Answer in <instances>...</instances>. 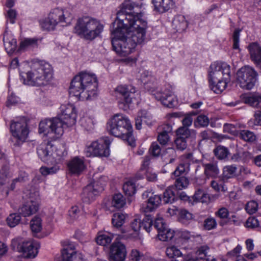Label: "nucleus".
<instances>
[{
    "label": "nucleus",
    "instance_id": "nucleus-1",
    "mask_svg": "<svg viewBox=\"0 0 261 261\" xmlns=\"http://www.w3.org/2000/svg\"><path fill=\"white\" fill-rule=\"evenodd\" d=\"M117 25L112 31L113 37L111 43L113 50L122 57L132 53L137 44L144 42L146 36L147 22L133 15H126L120 13L114 25Z\"/></svg>",
    "mask_w": 261,
    "mask_h": 261
},
{
    "label": "nucleus",
    "instance_id": "nucleus-2",
    "mask_svg": "<svg viewBox=\"0 0 261 261\" xmlns=\"http://www.w3.org/2000/svg\"><path fill=\"white\" fill-rule=\"evenodd\" d=\"M61 132H46L43 134V142L37 147V152L39 158L48 164H55L51 167H41L40 172L43 176L53 174L59 170L56 164L59 163L62 157L66 153L62 148H57L51 143L53 141L59 139L62 136Z\"/></svg>",
    "mask_w": 261,
    "mask_h": 261
},
{
    "label": "nucleus",
    "instance_id": "nucleus-3",
    "mask_svg": "<svg viewBox=\"0 0 261 261\" xmlns=\"http://www.w3.org/2000/svg\"><path fill=\"white\" fill-rule=\"evenodd\" d=\"M97 86L95 74L82 71L71 81L69 93L82 100H92L97 96Z\"/></svg>",
    "mask_w": 261,
    "mask_h": 261
},
{
    "label": "nucleus",
    "instance_id": "nucleus-4",
    "mask_svg": "<svg viewBox=\"0 0 261 261\" xmlns=\"http://www.w3.org/2000/svg\"><path fill=\"white\" fill-rule=\"evenodd\" d=\"M26 79H23L24 84L40 86L45 85L53 77L52 68L47 63L41 61L33 64L31 69L26 73Z\"/></svg>",
    "mask_w": 261,
    "mask_h": 261
},
{
    "label": "nucleus",
    "instance_id": "nucleus-5",
    "mask_svg": "<svg viewBox=\"0 0 261 261\" xmlns=\"http://www.w3.org/2000/svg\"><path fill=\"white\" fill-rule=\"evenodd\" d=\"M103 25L99 20L86 16L79 18L74 28V32L79 36L88 40H92L103 31Z\"/></svg>",
    "mask_w": 261,
    "mask_h": 261
},
{
    "label": "nucleus",
    "instance_id": "nucleus-6",
    "mask_svg": "<svg viewBox=\"0 0 261 261\" xmlns=\"http://www.w3.org/2000/svg\"><path fill=\"white\" fill-rule=\"evenodd\" d=\"M258 73L251 66H245L237 72V80L240 86L247 90L253 88L257 80Z\"/></svg>",
    "mask_w": 261,
    "mask_h": 261
},
{
    "label": "nucleus",
    "instance_id": "nucleus-7",
    "mask_svg": "<svg viewBox=\"0 0 261 261\" xmlns=\"http://www.w3.org/2000/svg\"><path fill=\"white\" fill-rule=\"evenodd\" d=\"M111 140L108 137H103L92 142L87 145L85 152L87 156H108L110 155L109 146Z\"/></svg>",
    "mask_w": 261,
    "mask_h": 261
},
{
    "label": "nucleus",
    "instance_id": "nucleus-8",
    "mask_svg": "<svg viewBox=\"0 0 261 261\" xmlns=\"http://www.w3.org/2000/svg\"><path fill=\"white\" fill-rule=\"evenodd\" d=\"M221 79L230 81V67L225 62H214L209 67L208 81L214 83Z\"/></svg>",
    "mask_w": 261,
    "mask_h": 261
},
{
    "label": "nucleus",
    "instance_id": "nucleus-9",
    "mask_svg": "<svg viewBox=\"0 0 261 261\" xmlns=\"http://www.w3.org/2000/svg\"><path fill=\"white\" fill-rule=\"evenodd\" d=\"M107 177H101L97 181H94L87 185L83 190L82 198L84 202H90L93 200L95 196L104 189L107 181Z\"/></svg>",
    "mask_w": 261,
    "mask_h": 261
},
{
    "label": "nucleus",
    "instance_id": "nucleus-10",
    "mask_svg": "<svg viewBox=\"0 0 261 261\" xmlns=\"http://www.w3.org/2000/svg\"><path fill=\"white\" fill-rule=\"evenodd\" d=\"M59 119L63 122V129H67L76 123L77 113L75 107L71 104H63L60 108Z\"/></svg>",
    "mask_w": 261,
    "mask_h": 261
},
{
    "label": "nucleus",
    "instance_id": "nucleus-11",
    "mask_svg": "<svg viewBox=\"0 0 261 261\" xmlns=\"http://www.w3.org/2000/svg\"><path fill=\"white\" fill-rule=\"evenodd\" d=\"M107 130H133V125L127 117L121 114H115L107 123Z\"/></svg>",
    "mask_w": 261,
    "mask_h": 261
},
{
    "label": "nucleus",
    "instance_id": "nucleus-12",
    "mask_svg": "<svg viewBox=\"0 0 261 261\" xmlns=\"http://www.w3.org/2000/svg\"><path fill=\"white\" fill-rule=\"evenodd\" d=\"M49 18L57 25L65 23L66 25L71 24L73 16L69 9L56 8L52 9L48 14Z\"/></svg>",
    "mask_w": 261,
    "mask_h": 261
},
{
    "label": "nucleus",
    "instance_id": "nucleus-13",
    "mask_svg": "<svg viewBox=\"0 0 261 261\" xmlns=\"http://www.w3.org/2000/svg\"><path fill=\"white\" fill-rule=\"evenodd\" d=\"M127 254L126 246L120 242H114L110 247V261H125Z\"/></svg>",
    "mask_w": 261,
    "mask_h": 261
},
{
    "label": "nucleus",
    "instance_id": "nucleus-14",
    "mask_svg": "<svg viewBox=\"0 0 261 261\" xmlns=\"http://www.w3.org/2000/svg\"><path fill=\"white\" fill-rule=\"evenodd\" d=\"M155 99L168 108H173L176 105V100L172 92L167 88L157 91L152 94Z\"/></svg>",
    "mask_w": 261,
    "mask_h": 261
},
{
    "label": "nucleus",
    "instance_id": "nucleus-15",
    "mask_svg": "<svg viewBox=\"0 0 261 261\" xmlns=\"http://www.w3.org/2000/svg\"><path fill=\"white\" fill-rule=\"evenodd\" d=\"M135 92V88L131 86L120 85L115 89L116 96L117 97L119 96L123 100V101L119 104L120 108L121 105L123 104V103H125L128 106L132 103Z\"/></svg>",
    "mask_w": 261,
    "mask_h": 261
},
{
    "label": "nucleus",
    "instance_id": "nucleus-16",
    "mask_svg": "<svg viewBox=\"0 0 261 261\" xmlns=\"http://www.w3.org/2000/svg\"><path fill=\"white\" fill-rule=\"evenodd\" d=\"M39 247V244L37 242L30 240L24 242L22 244H19L16 249L19 252H23L25 257L34 258L38 253Z\"/></svg>",
    "mask_w": 261,
    "mask_h": 261
},
{
    "label": "nucleus",
    "instance_id": "nucleus-17",
    "mask_svg": "<svg viewBox=\"0 0 261 261\" xmlns=\"http://www.w3.org/2000/svg\"><path fill=\"white\" fill-rule=\"evenodd\" d=\"M122 8L121 10L117 13V18L118 16L119 13H121L125 15L127 14H131L136 17V19L139 17V19H142V13L140 12H129L126 10L131 11L135 8H140L142 6V0H126L122 4Z\"/></svg>",
    "mask_w": 261,
    "mask_h": 261
},
{
    "label": "nucleus",
    "instance_id": "nucleus-18",
    "mask_svg": "<svg viewBox=\"0 0 261 261\" xmlns=\"http://www.w3.org/2000/svg\"><path fill=\"white\" fill-rule=\"evenodd\" d=\"M67 168L71 174L80 175L86 168L84 158L74 157L68 162Z\"/></svg>",
    "mask_w": 261,
    "mask_h": 261
},
{
    "label": "nucleus",
    "instance_id": "nucleus-19",
    "mask_svg": "<svg viewBox=\"0 0 261 261\" xmlns=\"http://www.w3.org/2000/svg\"><path fill=\"white\" fill-rule=\"evenodd\" d=\"M63 122L60 119L55 117L53 119H45L40 121L39 124V130H57L62 128Z\"/></svg>",
    "mask_w": 261,
    "mask_h": 261
},
{
    "label": "nucleus",
    "instance_id": "nucleus-20",
    "mask_svg": "<svg viewBox=\"0 0 261 261\" xmlns=\"http://www.w3.org/2000/svg\"><path fill=\"white\" fill-rule=\"evenodd\" d=\"M161 201L160 195L152 194L149 196L147 202L141 205L140 210L145 213L152 212L160 206Z\"/></svg>",
    "mask_w": 261,
    "mask_h": 261
},
{
    "label": "nucleus",
    "instance_id": "nucleus-21",
    "mask_svg": "<svg viewBox=\"0 0 261 261\" xmlns=\"http://www.w3.org/2000/svg\"><path fill=\"white\" fill-rule=\"evenodd\" d=\"M38 207V202L30 199L19 209V213L24 217H29L35 213Z\"/></svg>",
    "mask_w": 261,
    "mask_h": 261
},
{
    "label": "nucleus",
    "instance_id": "nucleus-22",
    "mask_svg": "<svg viewBox=\"0 0 261 261\" xmlns=\"http://www.w3.org/2000/svg\"><path fill=\"white\" fill-rule=\"evenodd\" d=\"M33 128L29 126V122L24 117H18L11 121L10 130H30Z\"/></svg>",
    "mask_w": 261,
    "mask_h": 261
},
{
    "label": "nucleus",
    "instance_id": "nucleus-23",
    "mask_svg": "<svg viewBox=\"0 0 261 261\" xmlns=\"http://www.w3.org/2000/svg\"><path fill=\"white\" fill-rule=\"evenodd\" d=\"M202 166L204 170V175L208 178L216 177L219 174V169L216 162L203 163Z\"/></svg>",
    "mask_w": 261,
    "mask_h": 261
},
{
    "label": "nucleus",
    "instance_id": "nucleus-24",
    "mask_svg": "<svg viewBox=\"0 0 261 261\" xmlns=\"http://www.w3.org/2000/svg\"><path fill=\"white\" fill-rule=\"evenodd\" d=\"M154 5V9L160 12L164 13L173 7V0H151Z\"/></svg>",
    "mask_w": 261,
    "mask_h": 261
},
{
    "label": "nucleus",
    "instance_id": "nucleus-25",
    "mask_svg": "<svg viewBox=\"0 0 261 261\" xmlns=\"http://www.w3.org/2000/svg\"><path fill=\"white\" fill-rule=\"evenodd\" d=\"M3 42L5 49L9 54H12L16 49V39L11 35L5 33L3 37Z\"/></svg>",
    "mask_w": 261,
    "mask_h": 261
},
{
    "label": "nucleus",
    "instance_id": "nucleus-26",
    "mask_svg": "<svg viewBox=\"0 0 261 261\" xmlns=\"http://www.w3.org/2000/svg\"><path fill=\"white\" fill-rule=\"evenodd\" d=\"M76 254L74 246L73 244H69L62 250L61 257L56 261H73Z\"/></svg>",
    "mask_w": 261,
    "mask_h": 261
},
{
    "label": "nucleus",
    "instance_id": "nucleus-27",
    "mask_svg": "<svg viewBox=\"0 0 261 261\" xmlns=\"http://www.w3.org/2000/svg\"><path fill=\"white\" fill-rule=\"evenodd\" d=\"M210 251V248L207 245H203L199 247L196 252L197 259L192 257L190 254L184 256V261H198V259H201L206 257Z\"/></svg>",
    "mask_w": 261,
    "mask_h": 261
},
{
    "label": "nucleus",
    "instance_id": "nucleus-28",
    "mask_svg": "<svg viewBox=\"0 0 261 261\" xmlns=\"http://www.w3.org/2000/svg\"><path fill=\"white\" fill-rule=\"evenodd\" d=\"M151 123V117L145 111H141L135 119V126L137 129L142 128V124L149 125Z\"/></svg>",
    "mask_w": 261,
    "mask_h": 261
},
{
    "label": "nucleus",
    "instance_id": "nucleus-29",
    "mask_svg": "<svg viewBox=\"0 0 261 261\" xmlns=\"http://www.w3.org/2000/svg\"><path fill=\"white\" fill-rule=\"evenodd\" d=\"M188 23L184 16L178 15L174 17L172 21V27L176 32H183L186 29Z\"/></svg>",
    "mask_w": 261,
    "mask_h": 261
},
{
    "label": "nucleus",
    "instance_id": "nucleus-30",
    "mask_svg": "<svg viewBox=\"0 0 261 261\" xmlns=\"http://www.w3.org/2000/svg\"><path fill=\"white\" fill-rule=\"evenodd\" d=\"M111 133L112 135L127 142L129 145H134L135 138L133 132H125V133H122V132H111Z\"/></svg>",
    "mask_w": 261,
    "mask_h": 261
},
{
    "label": "nucleus",
    "instance_id": "nucleus-31",
    "mask_svg": "<svg viewBox=\"0 0 261 261\" xmlns=\"http://www.w3.org/2000/svg\"><path fill=\"white\" fill-rule=\"evenodd\" d=\"M141 227V220L139 217L135 218L130 223V228L134 231V233H130L129 237L133 240H137L140 239V229Z\"/></svg>",
    "mask_w": 261,
    "mask_h": 261
},
{
    "label": "nucleus",
    "instance_id": "nucleus-32",
    "mask_svg": "<svg viewBox=\"0 0 261 261\" xmlns=\"http://www.w3.org/2000/svg\"><path fill=\"white\" fill-rule=\"evenodd\" d=\"M177 137L175 140L177 148L184 150L186 148L187 143L186 139L190 136V132H176Z\"/></svg>",
    "mask_w": 261,
    "mask_h": 261
},
{
    "label": "nucleus",
    "instance_id": "nucleus-33",
    "mask_svg": "<svg viewBox=\"0 0 261 261\" xmlns=\"http://www.w3.org/2000/svg\"><path fill=\"white\" fill-rule=\"evenodd\" d=\"M230 81H225V79L216 81L215 82H209L211 89L216 93H221L225 89L227 84Z\"/></svg>",
    "mask_w": 261,
    "mask_h": 261
},
{
    "label": "nucleus",
    "instance_id": "nucleus-34",
    "mask_svg": "<svg viewBox=\"0 0 261 261\" xmlns=\"http://www.w3.org/2000/svg\"><path fill=\"white\" fill-rule=\"evenodd\" d=\"M114 237V234L106 232L98 235L96 238V242L100 245L106 246L111 243Z\"/></svg>",
    "mask_w": 261,
    "mask_h": 261
},
{
    "label": "nucleus",
    "instance_id": "nucleus-35",
    "mask_svg": "<svg viewBox=\"0 0 261 261\" xmlns=\"http://www.w3.org/2000/svg\"><path fill=\"white\" fill-rule=\"evenodd\" d=\"M37 46V39L27 38L20 42L18 50L20 51H24L28 49L36 47Z\"/></svg>",
    "mask_w": 261,
    "mask_h": 261
},
{
    "label": "nucleus",
    "instance_id": "nucleus-36",
    "mask_svg": "<svg viewBox=\"0 0 261 261\" xmlns=\"http://www.w3.org/2000/svg\"><path fill=\"white\" fill-rule=\"evenodd\" d=\"M126 204L125 198L121 193L115 194L112 198V205L116 208H121Z\"/></svg>",
    "mask_w": 261,
    "mask_h": 261
},
{
    "label": "nucleus",
    "instance_id": "nucleus-37",
    "mask_svg": "<svg viewBox=\"0 0 261 261\" xmlns=\"http://www.w3.org/2000/svg\"><path fill=\"white\" fill-rule=\"evenodd\" d=\"M174 236V230L168 229L167 227V226L158 233V237L159 239L162 241H167L170 240L173 238Z\"/></svg>",
    "mask_w": 261,
    "mask_h": 261
},
{
    "label": "nucleus",
    "instance_id": "nucleus-38",
    "mask_svg": "<svg viewBox=\"0 0 261 261\" xmlns=\"http://www.w3.org/2000/svg\"><path fill=\"white\" fill-rule=\"evenodd\" d=\"M244 102L253 107H257L261 103V95L251 94L244 97Z\"/></svg>",
    "mask_w": 261,
    "mask_h": 261
},
{
    "label": "nucleus",
    "instance_id": "nucleus-39",
    "mask_svg": "<svg viewBox=\"0 0 261 261\" xmlns=\"http://www.w3.org/2000/svg\"><path fill=\"white\" fill-rule=\"evenodd\" d=\"M126 215L121 213H115L113 215L112 222L113 225L116 227H120L124 223Z\"/></svg>",
    "mask_w": 261,
    "mask_h": 261
},
{
    "label": "nucleus",
    "instance_id": "nucleus-40",
    "mask_svg": "<svg viewBox=\"0 0 261 261\" xmlns=\"http://www.w3.org/2000/svg\"><path fill=\"white\" fill-rule=\"evenodd\" d=\"M196 115V113L195 112L187 114L182 120V126L178 127L175 130H190L188 127L191 125L193 122L191 116Z\"/></svg>",
    "mask_w": 261,
    "mask_h": 261
},
{
    "label": "nucleus",
    "instance_id": "nucleus-41",
    "mask_svg": "<svg viewBox=\"0 0 261 261\" xmlns=\"http://www.w3.org/2000/svg\"><path fill=\"white\" fill-rule=\"evenodd\" d=\"M237 167L234 165L226 166L223 169V177L226 178H230L236 175Z\"/></svg>",
    "mask_w": 261,
    "mask_h": 261
},
{
    "label": "nucleus",
    "instance_id": "nucleus-42",
    "mask_svg": "<svg viewBox=\"0 0 261 261\" xmlns=\"http://www.w3.org/2000/svg\"><path fill=\"white\" fill-rule=\"evenodd\" d=\"M166 253L169 258L177 257L182 255L180 250L174 245L168 247L166 248Z\"/></svg>",
    "mask_w": 261,
    "mask_h": 261
},
{
    "label": "nucleus",
    "instance_id": "nucleus-43",
    "mask_svg": "<svg viewBox=\"0 0 261 261\" xmlns=\"http://www.w3.org/2000/svg\"><path fill=\"white\" fill-rule=\"evenodd\" d=\"M123 189L126 195H133L136 191L135 182L131 180L125 182L123 185Z\"/></svg>",
    "mask_w": 261,
    "mask_h": 261
},
{
    "label": "nucleus",
    "instance_id": "nucleus-44",
    "mask_svg": "<svg viewBox=\"0 0 261 261\" xmlns=\"http://www.w3.org/2000/svg\"><path fill=\"white\" fill-rule=\"evenodd\" d=\"M12 140H15L16 143L19 144L20 142H23L26 140L28 137V132H12Z\"/></svg>",
    "mask_w": 261,
    "mask_h": 261
},
{
    "label": "nucleus",
    "instance_id": "nucleus-45",
    "mask_svg": "<svg viewBox=\"0 0 261 261\" xmlns=\"http://www.w3.org/2000/svg\"><path fill=\"white\" fill-rule=\"evenodd\" d=\"M193 219L192 214L186 210H181L179 212V221L184 224L189 223Z\"/></svg>",
    "mask_w": 261,
    "mask_h": 261
},
{
    "label": "nucleus",
    "instance_id": "nucleus-46",
    "mask_svg": "<svg viewBox=\"0 0 261 261\" xmlns=\"http://www.w3.org/2000/svg\"><path fill=\"white\" fill-rule=\"evenodd\" d=\"M30 227L33 232L36 233L40 232L42 229V223L40 218L34 217L30 222Z\"/></svg>",
    "mask_w": 261,
    "mask_h": 261
},
{
    "label": "nucleus",
    "instance_id": "nucleus-47",
    "mask_svg": "<svg viewBox=\"0 0 261 261\" xmlns=\"http://www.w3.org/2000/svg\"><path fill=\"white\" fill-rule=\"evenodd\" d=\"M175 195L172 188H168L164 192L163 201L165 203H172L174 201Z\"/></svg>",
    "mask_w": 261,
    "mask_h": 261
},
{
    "label": "nucleus",
    "instance_id": "nucleus-48",
    "mask_svg": "<svg viewBox=\"0 0 261 261\" xmlns=\"http://www.w3.org/2000/svg\"><path fill=\"white\" fill-rule=\"evenodd\" d=\"M40 25L43 30L53 31L55 29L57 24L51 20L48 15L47 18L40 22Z\"/></svg>",
    "mask_w": 261,
    "mask_h": 261
},
{
    "label": "nucleus",
    "instance_id": "nucleus-49",
    "mask_svg": "<svg viewBox=\"0 0 261 261\" xmlns=\"http://www.w3.org/2000/svg\"><path fill=\"white\" fill-rule=\"evenodd\" d=\"M81 214L80 208L76 205L72 206L68 212V216L71 222L78 219Z\"/></svg>",
    "mask_w": 261,
    "mask_h": 261
},
{
    "label": "nucleus",
    "instance_id": "nucleus-50",
    "mask_svg": "<svg viewBox=\"0 0 261 261\" xmlns=\"http://www.w3.org/2000/svg\"><path fill=\"white\" fill-rule=\"evenodd\" d=\"M20 221V216L16 213L10 214L7 219V224L11 227L16 226Z\"/></svg>",
    "mask_w": 261,
    "mask_h": 261
},
{
    "label": "nucleus",
    "instance_id": "nucleus-51",
    "mask_svg": "<svg viewBox=\"0 0 261 261\" xmlns=\"http://www.w3.org/2000/svg\"><path fill=\"white\" fill-rule=\"evenodd\" d=\"M209 123V119L205 115H199L194 121V125L196 128L205 127Z\"/></svg>",
    "mask_w": 261,
    "mask_h": 261
},
{
    "label": "nucleus",
    "instance_id": "nucleus-52",
    "mask_svg": "<svg viewBox=\"0 0 261 261\" xmlns=\"http://www.w3.org/2000/svg\"><path fill=\"white\" fill-rule=\"evenodd\" d=\"M215 154L219 159L226 158L228 154V150L227 148L219 146L214 149Z\"/></svg>",
    "mask_w": 261,
    "mask_h": 261
},
{
    "label": "nucleus",
    "instance_id": "nucleus-53",
    "mask_svg": "<svg viewBox=\"0 0 261 261\" xmlns=\"http://www.w3.org/2000/svg\"><path fill=\"white\" fill-rule=\"evenodd\" d=\"M241 32V29H236L234 30L233 33L232 39L233 41L232 48L233 49H238L239 50H240L239 47V42Z\"/></svg>",
    "mask_w": 261,
    "mask_h": 261
},
{
    "label": "nucleus",
    "instance_id": "nucleus-54",
    "mask_svg": "<svg viewBox=\"0 0 261 261\" xmlns=\"http://www.w3.org/2000/svg\"><path fill=\"white\" fill-rule=\"evenodd\" d=\"M188 185L189 180L188 178L185 176H181L177 178L175 182V186L178 190L185 189L187 187Z\"/></svg>",
    "mask_w": 261,
    "mask_h": 261
},
{
    "label": "nucleus",
    "instance_id": "nucleus-55",
    "mask_svg": "<svg viewBox=\"0 0 261 261\" xmlns=\"http://www.w3.org/2000/svg\"><path fill=\"white\" fill-rule=\"evenodd\" d=\"M143 257V254L139 250L132 249L129 253L128 261H141Z\"/></svg>",
    "mask_w": 261,
    "mask_h": 261
},
{
    "label": "nucleus",
    "instance_id": "nucleus-56",
    "mask_svg": "<svg viewBox=\"0 0 261 261\" xmlns=\"http://www.w3.org/2000/svg\"><path fill=\"white\" fill-rule=\"evenodd\" d=\"M245 210L249 214H254L258 210V203L254 200L250 201L246 204Z\"/></svg>",
    "mask_w": 261,
    "mask_h": 261
},
{
    "label": "nucleus",
    "instance_id": "nucleus-57",
    "mask_svg": "<svg viewBox=\"0 0 261 261\" xmlns=\"http://www.w3.org/2000/svg\"><path fill=\"white\" fill-rule=\"evenodd\" d=\"M211 185L213 189L217 192L221 191L225 192L227 190L225 185L221 180L218 181L216 180H213L211 181Z\"/></svg>",
    "mask_w": 261,
    "mask_h": 261
},
{
    "label": "nucleus",
    "instance_id": "nucleus-58",
    "mask_svg": "<svg viewBox=\"0 0 261 261\" xmlns=\"http://www.w3.org/2000/svg\"><path fill=\"white\" fill-rule=\"evenodd\" d=\"M152 225V220L151 216L147 215L142 221H141V227H142L147 232L150 231Z\"/></svg>",
    "mask_w": 261,
    "mask_h": 261
},
{
    "label": "nucleus",
    "instance_id": "nucleus-59",
    "mask_svg": "<svg viewBox=\"0 0 261 261\" xmlns=\"http://www.w3.org/2000/svg\"><path fill=\"white\" fill-rule=\"evenodd\" d=\"M259 226L258 220L254 217H249L245 223V226L249 229H253Z\"/></svg>",
    "mask_w": 261,
    "mask_h": 261
},
{
    "label": "nucleus",
    "instance_id": "nucleus-60",
    "mask_svg": "<svg viewBox=\"0 0 261 261\" xmlns=\"http://www.w3.org/2000/svg\"><path fill=\"white\" fill-rule=\"evenodd\" d=\"M215 215L220 219L225 220L228 218L229 212L227 208L222 207L215 212Z\"/></svg>",
    "mask_w": 261,
    "mask_h": 261
},
{
    "label": "nucleus",
    "instance_id": "nucleus-61",
    "mask_svg": "<svg viewBox=\"0 0 261 261\" xmlns=\"http://www.w3.org/2000/svg\"><path fill=\"white\" fill-rule=\"evenodd\" d=\"M240 137L245 141L253 142L256 140V136L252 132H241Z\"/></svg>",
    "mask_w": 261,
    "mask_h": 261
},
{
    "label": "nucleus",
    "instance_id": "nucleus-62",
    "mask_svg": "<svg viewBox=\"0 0 261 261\" xmlns=\"http://www.w3.org/2000/svg\"><path fill=\"white\" fill-rule=\"evenodd\" d=\"M166 226V224L162 217L158 216L156 218L154 223V227L158 230V233Z\"/></svg>",
    "mask_w": 261,
    "mask_h": 261
},
{
    "label": "nucleus",
    "instance_id": "nucleus-63",
    "mask_svg": "<svg viewBox=\"0 0 261 261\" xmlns=\"http://www.w3.org/2000/svg\"><path fill=\"white\" fill-rule=\"evenodd\" d=\"M217 226L216 220L213 218H208L204 222V227L207 230H211Z\"/></svg>",
    "mask_w": 261,
    "mask_h": 261
},
{
    "label": "nucleus",
    "instance_id": "nucleus-64",
    "mask_svg": "<svg viewBox=\"0 0 261 261\" xmlns=\"http://www.w3.org/2000/svg\"><path fill=\"white\" fill-rule=\"evenodd\" d=\"M8 177V167L4 166L0 169V185L4 184Z\"/></svg>",
    "mask_w": 261,
    "mask_h": 261
}]
</instances>
